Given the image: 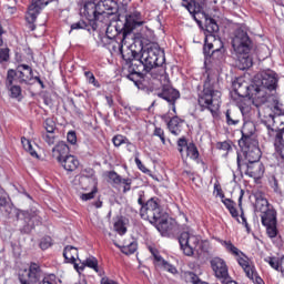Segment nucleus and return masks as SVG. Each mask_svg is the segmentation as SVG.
<instances>
[{
    "label": "nucleus",
    "instance_id": "f257e3e1",
    "mask_svg": "<svg viewBox=\"0 0 284 284\" xmlns=\"http://www.w3.org/2000/svg\"><path fill=\"white\" fill-rule=\"evenodd\" d=\"M143 20H141V13L135 11L125 17V23L122 29L119 30L116 24H109L106 27V34L100 38L98 42L101 48H112L113 52H116V47L119 44L128 45L130 39L133 40L132 31L134 28L143 26Z\"/></svg>",
    "mask_w": 284,
    "mask_h": 284
},
{
    "label": "nucleus",
    "instance_id": "f03ea898",
    "mask_svg": "<svg viewBox=\"0 0 284 284\" xmlns=\"http://www.w3.org/2000/svg\"><path fill=\"white\" fill-rule=\"evenodd\" d=\"M256 88V82L253 84H247L245 81L237 80L233 82L234 101L242 114V116H247L252 112V105L256 108L263 105V102H258L256 99L260 97L253 89Z\"/></svg>",
    "mask_w": 284,
    "mask_h": 284
},
{
    "label": "nucleus",
    "instance_id": "7ed1b4c3",
    "mask_svg": "<svg viewBox=\"0 0 284 284\" xmlns=\"http://www.w3.org/2000/svg\"><path fill=\"white\" fill-rule=\"evenodd\" d=\"M140 216L144 221H149V223L155 225L159 232H172V230H174L172 222H168V220L163 217V211L161 210L159 200L154 197L150 199L145 205H142Z\"/></svg>",
    "mask_w": 284,
    "mask_h": 284
},
{
    "label": "nucleus",
    "instance_id": "20e7f679",
    "mask_svg": "<svg viewBox=\"0 0 284 284\" xmlns=\"http://www.w3.org/2000/svg\"><path fill=\"white\" fill-rule=\"evenodd\" d=\"M232 45L234 52L237 54L240 70H247L252 68V58L248 55L252 48V40H250V36H247L245 30L236 29L232 40Z\"/></svg>",
    "mask_w": 284,
    "mask_h": 284
},
{
    "label": "nucleus",
    "instance_id": "39448f33",
    "mask_svg": "<svg viewBox=\"0 0 284 284\" xmlns=\"http://www.w3.org/2000/svg\"><path fill=\"white\" fill-rule=\"evenodd\" d=\"M255 87H253V92L255 94H260V97L256 98L258 103L265 104L270 99H272V95L270 92H274L276 90V85L278 83V78H276V72L272 70L262 71L258 73L255 78Z\"/></svg>",
    "mask_w": 284,
    "mask_h": 284
},
{
    "label": "nucleus",
    "instance_id": "423d86ee",
    "mask_svg": "<svg viewBox=\"0 0 284 284\" xmlns=\"http://www.w3.org/2000/svg\"><path fill=\"white\" fill-rule=\"evenodd\" d=\"M256 207L261 212L262 225L266 227V234L270 239H276L278 229H276V211L270 206V202L263 194H255Z\"/></svg>",
    "mask_w": 284,
    "mask_h": 284
},
{
    "label": "nucleus",
    "instance_id": "0eeeda50",
    "mask_svg": "<svg viewBox=\"0 0 284 284\" xmlns=\"http://www.w3.org/2000/svg\"><path fill=\"white\" fill-rule=\"evenodd\" d=\"M197 103L202 111L209 110L214 116L221 108V91L216 90L210 80H206L203 90L199 93Z\"/></svg>",
    "mask_w": 284,
    "mask_h": 284
},
{
    "label": "nucleus",
    "instance_id": "6e6552de",
    "mask_svg": "<svg viewBox=\"0 0 284 284\" xmlns=\"http://www.w3.org/2000/svg\"><path fill=\"white\" fill-rule=\"evenodd\" d=\"M165 58L161 55V51L156 48L144 49L139 60H135V65L143 72H151V77L156 72L159 65H163Z\"/></svg>",
    "mask_w": 284,
    "mask_h": 284
},
{
    "label": "nucleus",
    "instance_id": "1a4fd4ad",
    "mask_svg": "<svg viewBox=\"0 0 284 284\" xmlns=\"http://www.w3.org/2000/svg\"><path fill=\"white\" fill-rule=\"evenodd\" d=\"M179 243L185 256H193L195 252H201V237L190 231L180 234Z\"/></svg>",
    "mask_w": 284,
    "mask_h": 284
},
{
    "label": "nucleus",
    "instance_id": "9d476101",
    "mask_svg": "<svg viewBox=\"0 0 284 284\" xmlns=\"http://www.w3.org/2000/svg\"><path fill=\"white\" fill-rule=\"evenodd\" d=\"M29 277L28 284H57V276L54 274L45 276L41 266L37 263H32L27 273Z\"/></svg>",
    "mask_w": 284,
    "mask_h": 284
},
{
    "label": "nucleus",
    "instance_id": "9b49d317",
    "mask_svg": "<svg viewBox=\"0 0 284 284\" xmlns=\"http://www.w3.org/2000/svg\"><path fill=\"white\" fill-rule=\"evenodd\" d=\"M237 170L244 173L246 176L251 179H262L263 174H265V166L261 162H242L241 161V153H237Z\"/></svg>",
    "mask_w": 284,
    "mask_h": 284
},
{
    "label": "nucleus",
    "instance_id": "f8f14e48",
    "mask_svg": "<svg viewBox=\"0 0 284 284\" xmlns=\"http://www.w3.org/2000/svg\"><path fill=\"white\" fill-rule=\"evenodd\" d=\"M1 212H4V215L8 219H11L12 214H14L17 219H21V216H23L26 223H28L29 225H34V223L39 225V223H41V216H39V214H32L28 211H19L18 209H14V206H12L10 203L1 209Z\"/></svg>",
    "mask_w": 284,
    "mask_h": 284
},
{
    "label": "nucleus",
    "instance_id": "ddd939ff",
    "mask_svg": "<svg viewBox=\"0 0 284 284\" xmlns=\"http://www.w3.org/2000/svg\"><path fill=\"white\" fill-rule=\"evenodd\" d=\"M243 155L241 161L244 163H260L261 161V149H258V141L247 142L246 146H240ZM244 156V159H243Z\"/></svg>",
    "mask_w": 284,
    "mask_h": 284
},
{
    "label": "nucleus",
    "instance_id": "4468645a",
    "mask_svg": "<svg viewBox=\"0 0 284 284\" xmlns=\"http://www.w3.org/2000/svg\"><path fill=\"white\" fill-rule=\"evenodd\" d=\"M156 97L159 99H163L164 101H168L169 105H172V110L174 113H176V101L181 98V93L179 90L172 88L170 84L162 85L161 89H158L155 91Z\"/></svg>",
    "mask_w": 284,
    "mask_h": 284
},
{
    "label": "nucleus",
    "instance_id": "2eb2a0df",
    "mask_svg": "<svg viewBox=\"0 0 284 284\" xmlns=\"http://www.w3.org/2000/svg\"><path fill=\"white\" fill-rule=\"evenodd\" d=\"M267 132L268 136L274 138L275 156L280 159L277 165H281V163H284V128L282 131H278L267 125Z\"/></svg>",
    "mask_w": 284,
    "mask_h": 284
},
{
    "label": "nucleus",
    "instance_id": "dca6fc26",
    "mask_svg": "<svg viewBox=\"0 0 284 284\" xmlns=\"http://www.w3.org/2000/svg\"><path fill=\"white\" fill-rule=\"evenodd\" d=\"M98 10H99L100 19H102V23H105V26H108V22L110 21V17L119 12V8H116V2H114V0L99 1Z\"/></svg>",
    "mask_w": 284,
    "mask_h": 284
},
{
    "label": "nucleus",
    "instance_id": "f3484780",
    "mask_svg": "<svg viewBox=\"0 0 284 284\" xmlns=\"http://www.w3.org/2000/svg\"><path fill=\"white\" fill-rule=\"evenodd\" d=\"M80 14L85 17L88 21H97L102 23L101 14H99V4L94 1H87L80 9Z\"/></svg>",
    "mask_w": 284,
    "mask_h": 284
},
{
    "label": "nucleus",
    "instance_id": "a211bd4d",
    "mask_svg": "<svg viewBox=\"0 0 284 284\" xmlns=\"http://www.w3.org/2000/svg\"><path fill=\"white\" fill-rule=\"evenodd\" d=\"M239 265H241V267L244 270L247 278L253 281L255 284H263V278L258 276V273L256 272V266H254V263H252V261L242 257L239 260Z\"/></svg>",
    "mask_w": 284,
    "mask_h": 284
},
{
    "label": "nucleus",
    "instance_id": "6ab92c4d",
    "mask_svg": "<svg viewBox=\"0 0 284 284\" xmlns=\"http://www.w3.org/2000/svg\"><path fill=\"white\" fill-rule=\"evenodd\" d=\"M211 267L220 281H227L230 272L227 271V264L221 257H214L211 260Z\"/></svg>",
    "mask_w": 284,
    "mask_h": 284
},
{
    "label": "nucleus",
    "instance_id": "aec40b11",
    "mask_svg": "<svg viewBox=\"0 0 284 284\" xmlns=\"http://www.w3.org/2000/svg\"><path fill=\"white\" fill-rule=\"evenodd\" d=\"M242 138L239 141L240 148H245L247 143L256 141L254 134L256 133V126L253 122H245L242 128Z\"/></svg>",
    "mask_w": 284,
    "mask_h": 284
},
{
    "label": "nucleus",
    "instance_id": "412c9836",
    "mask_svg": "<svg viewBox=\"0 0 284 284\" xmlns=\"http://www.w3.org/2000/svg\"><path fill=\"white\" fill-rule=\"evenodd\" d=\"M204 54H210L212 50V54L214 52H221L223 50V41L217 36L206 34L205 37V44H204Z\"/></svg>",
    "mask_w": 284,
    "mask_h": 284
},
{
    "label": "nucleus",
    "instance_id": "4be33fe9",
    "mask_svg": "<svg viewBox=\"0 0 284 284\" xmlns=\"http://www.w3.org/2000/svg\"><path fill=\"white\" fill-rule=\"evenodd\" d=\"M123 44L122 42H120V44H118L115 47V52H120V54L122 55L123 61H125L126 65H129V68H134L136 67V61H139V53H136V51L129 49L126 50V52H123Z\"/></svg>",
    "mask_w": 284,
    "mask_h": 284
},
{
    "label": "nucleus",
    "instance_id": "5701e85b",
    "mask_svg": "<svg viewBox=\"0 0 284 284\" xmlns=\"http://www.w3.org/2000/svg\"><path fill=\"white\" fill-rule=\"evenodd\" d=\"M49 3H52V0H32L29 6V18L34 19L36 17H39L41 9L45 8Z\"/></svg>",
    "mask_w": 284,
    "mask_h": 284
},
{
    "label": "nucleus",
    "instance_id": "b1692460",
    "mask_svg": "<svg viewBox=\"0 0 284 284\" xmlns=\"http://www.w3.org/2000/svg\"><path fill=\"white\" fill-rule=\"evenodd\" d=\"M53 156L57 161L61 162L62 159H65L70 153V146L63 141L58 142V144L52 149Z\"/></svg>",
    "mask_w": 284,
    "mask_h": 284
},
{
    "label": "nucleus",
    "instance_id": "393cba45",
    "mask_svg": "<svg viewBox=\"0 0 284 284\" xmlns=\"http://www.w3.org/2000/svg\"><path fill=\"white\" fill-rule=\"evenodd\" d=\"M60 163L67 172H74L79 168V159L74 155H65Z\"/></svg>",
    "mask_w": 284,
    "mask_h": 284
},
{
    "label": "nucleus",
    "instance_id": "a878e982",
    "mask_svg": "<svg viewBox=\"0 0 284 284\" xmlns=\"http://www.w3.org/2000/svg\"><path fill=\"white\" fill-rule=\"evenodd\" d=\"M205 37L207 34H211L212 37H216L219 34V23H216V20L211 18L210 16L205 14Z\"/></svg>",
    "mask_w": 284,
    "mask_h": 284
},
{
    "label": "nucleus",
    "instance_id": "bb28decb",
    "mask_svg": "<svg viewBox=\"0 0 284 284\" xmlns=\"http://www.w3.org/2000/svg\"><path fill=\"white\" fill-rule=\"evenodd\" d=\"M131 74L128 75L129 81H133L135 85H139L141 79H143V69L135 67H129Z\"/></svg>",
    "mask_w": 284,
    "mask_h": 284
},
{
    "label": "nucleus",
    "instance_id": "cd10ccee",
    "mask_svg": "<svg viewBox=\"0 0 284 284\" xmlns=\"http://www.w3.org/2000/svg\"><path fill=\"white\" fill-rule=\"evenodd\" d=\"M18 74H19V79L21 81H31L32 80V68L28 64H21L18 68Z\"/></svg>",
    "mask_w": 284,
    "mask_h": 284
},
{
    "label": "nucleus",
    "instance_id": "c85d7f7f",
    "mask_svg": "<svg viewBox=\"0 0 284 284\" xmlns=\"http://www.w3.org/2000/svg\"><path fill=\"white\" fill-rule=\"evenodd\" d=\"M63 256L67 263H75L79 258V251L74 246H67L63 251Z\"/></svg>",
    "mask_w": 284,
    "mask_h": 284
},
{
    "label": "nucleus",
    "instance_id": "c756f323",
    "mask_svg": "<svg viewBox=\"0 0 284 284\" xmlns=\"http://www.w3.org/2000/svg\"><path fill=\"white\" fill-rule=\"evenodd\" d=\"M168 128L171 134H174V136H179V134H181V120L179 119V116H173L168 123Z\"/></svg>",
    "mask_w": 284,
    "mask_h": 284
},
{
    "label": "nucleus",
    "instance_id": "7c9ffc66",
    "mask_svg": "<svg viewBox=\"0 0 284 284\" xmlns=\"http://www.w3.org/2000/svg\"><path fill=\"white\" fill-rule=\"evenodd\" d=\"M183 159H192L193 161H196V159H199V149H196V145L194 143H189L186 150L184 151Z\"/></svg>",
    "mask_w": 284,
    "mask_h": 284
},
{
    "label": "nucleus",
    "instance_id": "2f4dec72",
    "mask_svg": "<svg viewBox=\"0 0 284 284\" xmlns=\"http://www.w3.org/2000/svg\"><path fill=\"white\" fill-rule=\"evenodd\" d=\"M225 119L227 125H239V123L241 122V118L239 116V114H236V112L232 110L226 111Z\"/></svg>",
    "mask_w": 284,
    "mask_h": 284
},
{
    "label": "nucleus",
    "instance_id": "473e14b6",
    "mask_svg": "<svg viewBox=\"0 0 284 284\" xmlns=\"http://www.w3.org/2000/svg\"><path fill=\"white\" fill-rule=\"evenodd\" d=\"M113 141V145L115 148H121V145H128V148H134V145L131 143L130 140H128V138L123 136V135H115L112 139Z\"/></svg>",
    "mask_w": 284,
    "mask_h": 284
},
{
    "label": "nucleus",
    "instance_id": "72a5a7b5",
    "mask_svg": "<svg viewBox=\"0 0 284 284\" xmlns=\"http://www.w3.org/2000/svg\"><path fill=\"white\" fill-rule=\"evenodd\" d=\"M108 182L111 183V185H121L122 181L124 180L121 178V175L116 174L114 171H109L106 173Z\"/></svg>",
    "mask_w": 284,
    "mask_h": 284
},
{
    "label": "nucleus",
    "instance_id": "f704fd0d",
    "mask_svg": "<svg viewBox=\"0 0 284 284\" xmlns=\"http://www.w3.org/2000/svg\"><path fill=\"white\" fill-rule=\"evenodd\" d=\"M230 214L233 216V219H236L237 223H242V225H245L247 227V219H245V214L243 212L241 213V216L239 219V211L235 206L229 209Z\"/></svg>",
    "mask_w": 284,
    "mask_h": 284
},
{
    "label": "nucleus",
    "instance_id": "c9c22d12",
    "mask_svg": "<svg viewBox=\"0 0 284 284\" xmlns=\"http://www.w3.org/2000/svg\"><path fill=\"white\" fill-rule=\"evenodd\" d=\"M184 278L186 283L207 284L206 282L201 281V278H199V275L194 274L193 272H185Z\"/></svg>",
    "mask_w": 284,
    "mask_h": 284
},
{
    "label": "nucleus",
    "instance_id": "e433bc0d",
    "mask_svg": "<svg viewBox=\"0 0 284 284\" xmlns=\"http://www.w3.org/2000/svg\"><path fill=\"white\" fill-rule=\"evenodd\" d=\"M82 265H84L85 267H90L91 270H94V272H97V274H99V261L97 260V257L91 256L89 258H87Z\"/></svg>",
    "mask_w": 284,
    "mask_h": 284
},
{
    "label": "nucleus",
    "instance_id": "4c0bfd02",
    "mask_svg": "<svg viewBox=\"0 0 284 284\" xmlns=\"http://www.w3.org/2000/svg\"><path fill=\"white\" fill-rule=\"evenodd\" d=\"M21 143H22V148L27 152H29V154H31L34 159L39 156V154H37V151H34V149L32 148V142H30V140L22 138Z\"/></svg>",
    "mask_w": 284,
    "mask_h": 284
},
{
    "label": "nucleus",
    "instance_id": "58836bf2",
    "mask_svg": "<svg viewBox=\"0 0 284 284\" xmlns=\"http://www.w3.org/2000/svg\"><path fill=\"white\" fill-rule=\"evenodd\" d=\"M265 263H268V265L273 268L276 270V272H281V260L272 256H267L264 258Z\"/></svg>",
    "mask_w": 284,
    "mask_h": 284
},
{
    "label": "nucleus",
    "instance_id": "ea45409f",
    "mask_svg": "<svg viewBox=\"0 0 284 284\" xmlns=\"http://www.w3.org/2000/svg\"><path fill=\"white\" fill-rule=\"evenodd\" d=\"M187 140L185 138L179 139L178 141V150L182 156V159H185V151L187 150Z\"/></svg>",
    "mask_w": 284,
    "mask_h": 284
},
{
    "label": "nucleus",
    "instance_id": "a19ab883",
    "mask_svg": "<svg viewBox=\"0 0 284 284\" xmlns=\"http://www.w3.org/2000/svg\"><path fill=\"white\" fill-rule=\"evenodd\" d=\"M93 181H94V185L92 191L90 193H83L80 195V199L82 201H91V199H94V194H97L98 189H97V180H93Z\"/></svg>",
    "mask_w": 284,
    "mask_h": 284
},
{
    "label": "nucleus",
    "instance_id": "79ce46f5",
    "mask_svg": "<svg viewBox=\"0 0 284 284\" xmlns=\"http://www.w3.org/2000/svg\"><path fill=\"white\" fill-rule=\"evenodd\" d=\"M43 141L48 143V145H54V142L57 141V136H54V132H47L42 134Z\"/></svg>",
    "mask_w": 284,
    "mask_h": 284
},
{
    "label": "nucleus",
    "instance_id": "37998d69",
    "mask_svg": "<svg viewBox=\"0 0 284 284\" xmlns=\"http://www.w3.org/2000/svg\"><path fill=\"white\" fill-rule=\"evenodd\" d=\"M84 77H87L88 83H91L92 85H94V88H101V84H99V82L97 81V78H94L93 72L87 71L84 73Z\"/></svg>",
    "mask_w": 284,
    "mask_h": 284
},
{
    "label": "nucleus",
    "instance_id": "c03bdc74",
    "mask_svg": "<svg viewBox=\"0 0 284 284\" xmlns=\"http://www.w3.org/2000/svg\"><path fill=\"white\" fill-rule=\"evenodd\" d=\"M113 227L118 232V234H120L121 236H123V234L128 232V229L125 227V225L123 224V221L121 220L116 221Z\"/></svg>",
    "mask_w": 284,
    "mask_h": 284
},
{
    "label": "nucleus",
    "instance_id": "a18cd8bd",
    "mask_svg": "<svg viewBox=\"0 0 284 284\" xmlns=\"http://www.w3.org/2000/svg\"><path fill=\"white\" fill-rule=\"evenodd\" d=\"M223 245L227 250V252H230L234 256H239L241 251H239V248L236 246H234V244H232V242H223Z\"/></svg>",
    "mask_w": 284,
    "mask_h": 284
},
{
    "label": "nucleus",
    "instance_id": "49530a36",
    "mask_svg": "<svg viewBox=\"0 0 284 284\" xmlns=\"http://www.w3.org/2000/svg\"><path fill=\"white\" fill-rule=\"evenodd\" d=\"M44 129L47 132H54V130H57V124L49 118L44 121Z\"/></svg>",
    "mask_w": 284,
    "mask_h": 284
},
{
    "label": "nucleus",
    "instance_id": "de8ad7c7",
    "mask_svg": "<svg viewBox=\"0 0 284 284\" xmlns=\"http://www.w3.org/2000/svg\"><path fill=\"white\" fill-rule=\"evenodd\" d=\"M37 17L38 16H36V18H30V9L28 8V12H27V16H26V19H27V21H28V28H29V30H31V31H34L36 30V26H34V22L37 21Z\"/></svg>",
    "mask_w": 284,
    "mask_h": 284
},
{
    "label": "nucleus",
    "instance_id": "09e8293b",
    "mask_svg": "<svg viewBox=\"0 0 284 284\" xmlns=\"http://www.w3.org/2000/svg\"><path fill=\"white\" fill-rule=\"evenodd\" d=\"M123 254H134L136 252V244L135 243H130L126 246H123L122 248Z\"/></svg>",
    "mask_w": 284,
    "mask_h": 284
},
{
    "label": "nucleus",
    "instance_id": "8fccbe9b",
    "mask_svg": "<svg viewBox=\"0 0 284 284\" xmlns=\"http://www.w3.org/2000/svg\"><path fill=\"white\" fill-rule=\"evenodd\" d=\"M11 98L12 99H19L21 97V87L19 85H12L10 88Z\"/></svg>",
    "mask_w": 284,
    "mask_h": 284
},
{
    "label": "nucleus",
    "instance_id": "3c124183",
    "mask_svg": "<svg viewBox=\"0 0 284 284\" xmlns=\"http://www.w3.org/2000/svg\"><path fill=\"white\" fill-rule=\"evenodd\" d=\"M10 59V49L4 48L0 49V63H3V61H8Z\"/></svg>",
    "mask_w": 284,
    "mask_h": 284
},
{
    "label": "nucleus",
    "instance_id": "603ef678",
    "mask_svg": "<svg viewBox=\"0 0 284 284\" xmlns=\"http://www.w3.org/2000/svg\"><path fill=\"white\" fill-rule=\"evenodd\" d=\"M154 136H159L160 141H162L163 145H165V131L161 128H155L153 132Z\"/></svg>",
    "mask_w": 284,
    "mask_h": 284
},
{
    "label": "nucleus",
    "instance_id": "864d4df0",
    "mask_svg": "<svg viewBox=\"0 0 284 284\" xmlns=\"http://www.w3.org/2000/svg\"><path fill=\"white\" fill-rule=\"evenodd\" d=\"M85 28H88V24L83 20H80L71 24V30H85Z\"/></svg>",
    "mask_w": 284,
    "mask_h": 284
},
{
    "label": "nucleus",
    "instance_id": "5fc2aeb1",
    "mask_svg": "<svg viewBox=\"0 0 284 284\" xmlns=\"http://www.w3.org/2000/svg\"><path fill=\"white\" fill-rule=\"evenodd\" d=\"M52 245V237H43L40 242L41 250H48Z\"/></svg>",
    "mask_w": 284,
    "mask_h": 284
},
{
    "label": "nucleus",
    "instance_id": "6e6d98bb",
    "mask_svg": "<svg viewBox=\"0 0 284 284\" xmlns=\"http://www.w3.org/2000/svg\"><path fill=\"white\" fill-rule=\"evenodd\" d=\"M67 141L68 143H71V145H77V132L70 131L67 134Z\"/></svg>",
    "mask_w": 284,
    "mask_h": 284
},
{
    "label": "nucleus",
    "instance_id": "4d7b16f0",
    "mask_svg": "<svg viewBox=\"0 0 284 284\" xmlns=\"http://www.w3.org/2000/svg\"><path fill=\"white\" fill-rule=\"evenodd\" d=\"M121 185H124L123 186V193L125 194L126 192H130V190H131L132 180L131 179H124L121 182Z\"/></svg>",
    "mask_w": 284,
    "mask_h": 284
},
{
    "label": "nucleus",
    "instance_id": "13d9d810",
    "mask_svg": "<svg viewBox=\"0 0 284 284\" xmlns=\"http://www.w3.org/2000/svg\"><path fill=\"white\" fill-rule=\"evenodd\" d=\"M160 267H162V270H165V272H170L171 274H176V267L172 266V264L168 263V261L164 263V265Z\"/></svg>",
    "mask_w": 284,
    "mask_h": 284
},
{
    "label": "nucleus",
    "instance_id": "bf43d9fd",
    "mask_svg": "<svg viewBox=\"0 0 284 284\" xmlns=\"http://www.w3.org/2000/svg\"><path fill=\"white\" fill-rule=\"evenodd\" d=\"M154 263L158 267H161L164 265V263L166 262L162 256L161 254L158 253V255H155L154 257Z\"/></svg>",
    "mask_w": 284,
    "mask_h": 284
},
{
    "label": "nucleus",
    "instance_id": "052dcab7",
    "mask_svg": "<svg viewBox=\"0 0 284 284\" xmlns=\"http://www.w3.org/2000/svg\"><path fill=\"white\" fill-rule=\"evenodd\" d=\"M154 263L158 267H161L164 265V263L166 262L162 256L161 254L158 253V255H155L154 257Z\"/></svg>",
    "mask_w": 284,
    "mask_h": 284
},
{
    "label": "nucleus",
    "instance_id": "680f3d73",
    "mask_svg": "<svg viewBox=\"0 0 284 284\" xmlns=\"http://www.w3.org/2000/svg\"><path fill=\"white\" fill-rule=\"evenodd\" d=\"M17 75V72L14 70H9L7 75V83L8 85H12V82L14 81V77Z\"/></svg>",
    "mask_w": 284,
    "mask_h": 284
},
{
    "label": "nucleus",
    "instance_id": "e2e57ef3",
    "mask_svg": "<svg viewBox=\"0 0 284 284\" xmlns=\"http://www.w3.org/2000/svg\"><path fill=\"white\" fill-rule=\"evenodd\" d=\"M222 203H224V205L227 210H232V207L234 206V202L230 199H223Z\"/></svg>",
    "mask_w": 284,
    "mask_h": 284
},
{
    "label": "nucleus",
    "instance_id": "0e129e2a",
    "mask_svg": "<svg viewBox=\"0 0 284 284\" xmlns=\"http://www.w3.org/2000/svg\"><path fill=\"white\" fill-rule=\"evenodd\" d=\"M161 72H163V70L156 69V71L153 73V75H151L153 79H158L160 77V81H163V79H165V75H162Z\"/></svg>",
    "mask_w": 284,
    "mask_h": 284
},
{
    "label": "nucleus",
    "instance_id": "69168bd1",
    "mask_svg": "<svg viewBox=\"0 0 284 284\" xmlns=\"http://www.w3.org/2000/svg\"><path fill=\"white\" fill-rule=\"evenodd\" d=\"M232 149V146L230 145V143H227V142H222L221 144H220V150H224V152H227V151H230Z\"/></svg>",
    "mask_w": 284,
    "mask_h": 284
},
{
    "label": "nucleus",
    "instance_id": "338daca9",
    "mask_svg": "<svg viewBox=\"0 0 284 284\" xmlns=\"http://www.w3.org/2000/svg\"><path fill=\"white\" fill-rule=\"evenodd\" d=\"M8 204V199L0 196V210H3Z\"/></svg>",
    "mask_w": 284,
    "mask_h": 284
},
{
    "label": "nucleus",
    "instance_id": "774afa93",
    "mask_svg": "<svg viewBox=\"0 0 284 284\" xmlns=\"http://www.w3.org/2000/svg\"><path fill=\"white\" fill-rule=\"evenodd\" d=\"M222 283L223 284H237L236 281H233L232 277H230V275H229L227 280H222Z\"/></svg>",
    "mask_w": 284,
    "mask_h": 284
}]
</instances>
